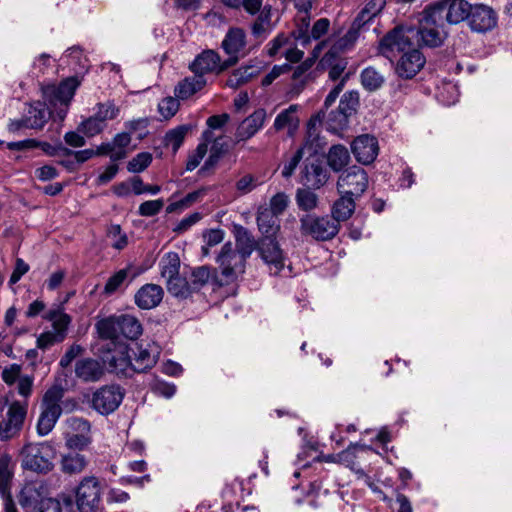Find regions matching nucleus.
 <instances>
[{"mask_svg": "<svg viewBox=\"0 0 512 512\" xmlns=\"http://www.w3.org/2000/svg\"><path fill=\"white\" fill-rule=\"evenodd\" d=\"M200 196L199 191H194L191 193H188L184 198H182L179 201H175L171 204H169L166 208L167 213H174L178 210H183L187 207H189L191 204L196 202Z\"/></svg>", "mask_w": 512, "mask_h": 512, "instance_id": "0e129e2a", "label": "nucleus"}, {"mask_svg": "<svg viewBox=\"0 0 512 512\" xmlns=\"http://www.w3.org/2000/svg\"><path fill=\"white\" fill-rule=\"evenodd\" d=\"M229 121V115L224 113L221 115H213L207 119L208 130L203 132L205 142H211L213 139L212 130L222 128Z\"/></svg>", "mask_w": 512, "mask_h": 512, "instance_id": "6e6d98bb", "label": "nucleus"}, {"mask_svg": "<svg viewBox=\"0 0 512 512\" xmlns=\"http://www.w3.org/2000/svg\"><path fill=\"white\" fill-rule=\"evenodd\" d=\"M323 67H328V78L331 81H341L348 62L345 58H340L332 50L328 51L320 61Z\"/></svg>", "mask_w": 512, "mask_h": 512, "instance_id": "7c9ffc66", "label": "nucleus"}, {"mask_svg": "<svg viewBox=\"0 0 512 512\" xmlns=\"http://www.w3.org/2000/svg\"><path fill=\"white\" fill-rule=\"evenodd\" d=\"M301 232L316 240L332 239L339 231L338 222L329 216L306 215L301 218Z\"/></svg>", "mask_w": 512, "mask_h": 512, "instance_id": "1a4fd4ad", "label": "nucleus"}, {"mask_svg": "<svg viewBox=\"0 0 512 512\" xmlns=\"http://www.w3.org/2000/svg\"><path fill=\"white\" fill-rule=\"evenodd\" d=\"M47 152L52 155V156H55V155H63V156H74L75 160L77 163L79 164H82L90 159H92L93 157H95V153H94V149H84V150H79V151H73L63 145H59L55 148L52 149V151H48Z\"/></svg>", "mask_w": 512, "mask_h": 512, "instance_id": "09e8293b", "label": "nucleus"}, {"mask_svg": "<svg viewBox=\"0 0 512 512\" xmlns=\"http://www.w3.org/2000/svg\"><path fill=\"white\" fill-rule=\"evenodd\" d=\"M18 502L24 512H72L70 504H62L56 499L42 497L39 488L33 484L22 488Z\"/></svg>", "mask_w": 512, "mask_h": 512, "instance_id": "20e7f679", "label": "nucleus"}, {"mask_svg": "<svg viewBox=\"0 0 512 512\" xmlns=\"http://www.w3.org/2000/svg\"><path fill=\"white\" fill-rule=\"evenodd\" d=\"M351 149L356 160L364 165L374 162L379 152L377 139L368 134L356 137L351 144Z\"/></svg>", "mask_w": 512, "mask_h": 512, "instance_id": "6ab92c4d", "label": "nucleus"}, {"mask_svg": "<svg viewBox=\"0 0 512 512\" xmlns=\"http://www.w3.org/2000/svg\"><path fill=\"white\" fill-rule=\"evenodd\" d=\"M233 60H222L219 53L213 49L203 50L189 64L193 74L205 77L206 74H220L233 66Z\"/></svg>", "mask_w": 512, "mask_h": 512, "instance_id": "9d476101", "label": "nucleus"}, {"mask_svg": "<svg viewBox=\"0 0 512 512\" xmlns=\"http://www.w3.org/2000/svg\"><path fill=\"white\" fill-rule=\"evenodd\" d=\"M384 81L383 75L373 67H367L361 72V83L368 91L378 90Z\"/></svg>", "mask_w": 512, "mask_h": 512, "instance_id": "de8ad7c7", "label": "nucleus"}, {"mask_svg": "<svg viewBox=\"0 0 512 512\" xmlns=\"http://www.w3.org/2000/svg\"><path fill=\"white\" fill-rule=\"evenodd\" d=\"M383 0H372L358 15L357 21L366 23L369 22L382 8Z\"/></svg>", "mask_w": 512, "mask_h": 512, "instance_id": "338daca9", "label": "nucleus"}, {"mask_svg": "<svg viewBox=\"0 0 512 512\" xmlns=\"http://www.w3.org/2000/svg\"><path fill=\"white\" fill-rule=\"evenodd\" d=\"M189 130L190 127L186 125H181L169 130L164 136L165 146L171 147L172 151L176 153L182 145Z\"/></svg>", "mask_w": 512, "mask_h": 512, "instance_id": "a18cd8bd", "label": "nucleus"}, {"mask_svg": "<svg viewBox=\"0 0 512 512\" xmlns=\"http://www.w3.org/2000/svg\"><path fill=\"white\" fill-rule=\"evenodd\" d=\"M472 5L466 0H443L429 8L430 18L435 22L440 21L444 25L458 24L467 19Z\"/></svg>", "mask_w": 512, "mask_h": 512, "instance_id": "6e6552de", "label": "nucleus"}, {"mask_svg": "<svg viewBox=\"0 0 512 512\" xmlns=\"http://www.w3.org/2000/svg\"><path fill=\"white\" fill-rule=\"evenodd\" d=\"M298 109L299 106L297 104H292L287 109L281 111L274 120V129L281 131L287 128L289 134L292 135L299 126Z\"/></svg>", "mask_w": 512, "mask_h": 512, "instance_id": "473e14b6", "label": "nucleus"}, {"mask_svg": "<svg viewBox=\"0 0 512 512\" xmlns=\"http://www.w3.org/2000/svg\"><path fill=\"white\" fill-rule=\"evenodd\" d=\"M124 391L118 385H105L97 389L91 398V406L102 415L113 413L121 404Z\"/></svg>", "mask_w": 512, "mask_h": 512, "instance_id": "f8f14e48", "label": "nucleus"}, {"mask_svg": "<svg viewBox=\"0 0 512 512\" xmlns=\"http://www.w3.org/2000/svg\"><path fill=\"white\" fill-rule=\"evenodd\" d=\"M179 99L173 97L164 98L158 104V111L165 119H169L176 114L179 109Z\"/></svg>", "mask_w": 512, "mask_h": 512, "instance_id": "e2e57ef3", "label": "nucleus"}, {"mask_svg": "<svg viewBox=\"0 0 512 512\" xmlns=\"http://www.w3.org/2000/svg\"><path fill=\"white\" fill-rule=\"evenodd\" d=\"M245 46L246 33L239 27H231L221 42V48L228 55L226 60H233V65L238 62L239 53L244 50Z\"/></svg>", "mask_w": 512, "mask_h": 512, "instance_id": "412c9836", "label": "nucleus"}, {"mask_svg": "<svg viewBox=\"0 0 512 512\" xmlns=\"http://www.w3.org/2000/svg\"><path fill=\"white\" fill-rule=\"evenodd\" d=\"M163 199L148 200L140 204L138 213L140 216L152 217L157 215L163 208Z\"/></svg>", "mask_w": 512, "mask_h": 512, "instance_id": "680f3d73", "label": "nucleus"}, {"mask_svg": "<svg viewBox=\"0 0 512 512\" xmlns=\"http://www.w3.org/2000/svg\"><path fill=\"white\" fill-rule=\"evenodd\" d=\"M161 276L166 283L179 276L180 260L176 253H168L161 261Z\"/></svg>", "mask_w": 512, "mask_h": 512, "instance_id": "c03bdc74", "label": "nucleus"}, {"mask_svg": "<svg viewBox=\"0 0 512 512\" xmlns=\"http://www.w3.org/2000/svg\"><path fill=\"white\" fill-rule=\"evenodd\" d=\"M118 114L119 108L113 102L107 101L96 105V111L93 116L103 122V124H106L107 120L115 119Z\"/></svg>", "mask_w": 512, "mask_h": 512, "instance_id": "603ef678", "label": "nucleus"}, {"mask_svg": "<svg viewBox=\"0 0 512 512\" xmlns=\"http://www.w3.org/2000/svg\"><path fill=\"white\" fill-rule=\"evenodd\" d=\"M328 179V171L321 161L314 159L305 163L301 176L303 185L308 188L319 189L326 184Z\"/></svg>", "mask_w": 512, "mask_h": 512, "instance_id": "4be33fe9", "label": "nucleus"}, {"mask_svg": "<svg viewBox=\"0 0 512 512\" xmlns=\"http://www.w3.org/2000/svg\"><path fill=\"white\" fill-rule=\"evenodd\" d=\"M246 261V257L234 251L231 242L225 243L216 258L220 271L219 285H229L236 282L245 273Z\"/></svg>", "mask_w": 512, "mask_h": 512, "instance_id": "7ed1b4c3", "label": "nucleus"}, {"mask_svg": "<svg viewBox=\"0 0 512 512\" xmlns=\"http://www.w3.org/2000/svg\"><path fill=\"white\" fill-rule=\"evenodd\" d=\"M130 350L133 374L144 373L153 368L161 353L160 346L155 342L137 344Z\"/></svg>", "mask_w": 512, "mask_h": 512, "instance_id": "ddd939ff", "label": "nucleus"}, {"mask_svg": "<svg viewBox=\"0 0 512 512\" xmlns=\"http://www.w3.org/2000/svg\"><path fill=\"white\" fill-rule=\"evenodd\" d=\"M131 142V136L129 133L122 132L115 135L111 141L113 148L112 161H119L126 158L128 151L127 148Z\"/></svg>", "mask_w": 512, "mask_h": 512, "instance_id": "8fccbe9b", "label": "nucleus"}, {"mask_svg": "<svg viewBox=\"0 0 512 512\" xmlns=\"http://www.w3.org/2000/svg\"><path fill=\"white\" fill-rule=\"evenodd\" d=\"M416 34L417 31L414 28L395 27L381 39L380 54L393 61L398 54H404L413 48L412 40Z\"/></svg>", "mask_w": 512, "mask_h": 512, "instance_id": "39448f33", "label": "nucleus"}, {"mask_svg": "<svg viewBox=\"0 0 512 512\" xmlns=\"http://www.w3.org/2000/svg\"><path fill=\"white\" fill-rule=\"evenodd\" d=\"M341 197L335 201L332 207V217L339 223L351 217L355 210V199L347 194H340Z\"/></svg>", "mask_w": 512, "mask_h": 512, "instance_id": "e433bc0d", "label": "nucleus"}, {"mask_svg": "<svg viewBox=\"0 0 512 512\" xmlns=\"http://www.w3.org/2000/svg\"><path fill=\"white\" fill-rule=\"evenodd\" d=\"M368 187V176L365 170L359 166H351L338 178L337 191L339 194H347L359 198Z\"/></svg>", "mask_w": 512, "mask_h": 512, "instance_id": "9b49d317", "label": "nucleus"}, {"mask_svg": "<svg viewBox=\"0 0 512 512\" xmlns=\"http://www.w3.org/2000/svg\"><path fill=\"white\" fill-rule=\"evenodd\" d=\"M152 162V155L148 152H141L133 157L127 165L131 173H140L144 171Z\"/></svg>", "mask_w": 512, "mask_h": 512, "instance_id": "13d9d810", "label": "nucleus"}, {"mask_svg": "<svg viewBox=\"0 0 512 512\" xmlns=\"http://www.w3.org/2000/svg\"><path fill=\"white\" fill-rule=\"evenodd\" d=\"M289 44L290 38L284 33H280L266 45L267 55L275 58L283 49H286Z\"/></svg>", "mask_w": 512, "mask_h": 512, "instance_id": "4d7b16f0", "label": "nucleus"}, {"mask_svg": "<svg viewBox=\"0 0 512 512\" xmlns=\"http://www.w3.org/2000/svg\"><path fill=\"white\" fill-rule=\"evenodd\" d=\"M63 396L64 389L60 385H53L44 393L37 422V433L40 436H45L53 430L62 414L60 402Z\"/></svg>", "mask_w": 512, "mask_h": 512, "instance_id": "f03ea898", "label": "nucleus"}, {"mask_svg": "<svg viewBox=\"0 0 512 512\" xmlns=\"http://www.w3.org/2000/svg\"><path fill=\"white\" fill-rule=\"evenodd\" d=\"M75 374L85 382H94L102 377L104 369L98 360L85 358L76 362Z\"/></svg>", "mask_w": 512, "mask_h": 512, "instance_id": "bb28decb", "label": "nucleus"}, {"mask_svg": "<svg viewBox=\"0 0 512 512\" xmlns=\"http://www.w3.org/2000/svg\"><path fill=\"white\" fill-rule=\"evenodd\" d=\"M163 299V289L156 284H146L135 294V303L141 309L157 307Z\"/></svg>", "mask_w": 512, "mask_h": 512, "instance_id": "a878e982", "label": "nucleus"}, {"mask_svg": "<svg viewBox=\"0 0 512 512\" xmlns=\"http://www.w3.org/2000/svg\"><path fill=\"white\" fill-rule=\"evenodd\" d=\"M91 443L90 435L67 433L65 444L71 450H82Z\"/></svg>", "mask_w": 512, "mask_h": 512, "instance_id": "052dcab7", "label": "nucleus"}, {"mask_svg": "<svg viewBox=\"0 0 512 512\" xmlns=\"http://www.w3.org/2000/svg\"><path fill=\"white\" fill-rule=\"evenodd\" d=\"M105 127L106 124H103V122H101L94 116H90L80 123V125L78 126V130L87 137H93L101 133L105 129Z\"/></svg>", "mask_w": 512, "mask_h": 512, "instance_id": "864d4df0", "label": "nucleus"}, {"mask_svg": "<svg viewBox=\"0 0 512 512\" xmlns=\"http://www.w3.org/2000/svg\"><path fill=\"white\" fill-rule=\"evenodd\" d=\"M128 276L127 269H121L113 274L106 282L104 292L106 294L114 293L125 281Z\"/></svg>", "mask_w": 512, "mask_h": 512, "instance_id": "69168bd1", "label": "nucleus"}, {"mask_svg": "<svg viewBox=\"0 0 512 512\" xmlns=\"http://www.w3.org/2000/svg\"><path fill=\"white\" fill-rule=\"evenodd\" d=\"M359 104V94L356 91H349L343 94L340 99L338 109L342 111L340 118L343 122H348V118L356 111Z\"/></svg>", "mask_w": 512, "mask_h": 512, "instance_id": "79ce46f5", "label": "nucleus"}, {"mask_svg": "<svg viewBox=\"0 0 512 512\" xmlns=\"http://www.w3.org/2000/svg\"><path fill=\"white\" fill-rule=\"evenodd\" d=\"M62 60L67 62L77 73L85 71L88 68V60L79 46H73L67 49L62 56Z\"/></svg>", "mask_w": 512, "mask_h": 512, "instance_id": "ea45409f", "label": "nucleus"}, {"mask_svg": "<svg viewBox=\"0 0 512 512\" xmlns=\"http://www.w3.org/2000/svg\"><path fill=\"white\" fill-rule=\"evenodd\" d=\"M44 318L52 322L53 332L57 333L62 339H65L71 318L61 307L49 310Z\"/></svg>", "mask_w": 512, "mask_h": 512, "instance_id": "4c0bfd02", "label": "nucleus"}, {"mask_svg": "<svg viewBox=\"0 0 512 512\" xmlns=\"http://www.w3.org/2000/svg\"><path fill=\"white\" fill-rule=\"evenodd\" d=\"M111 372L117 375L132 376L131 354L126 345L119 343L106 357Z\"/></svg>", "mask_w": 512, "mask_h": 512, "instance_id": "aec40b11", "label": "nucleus"}, {"mask_svg": "<svg viewBox=\"0 0 512 512\" xmlns=\"http://www.w3.org/2000/svg\"><path fill=\"white\" fill-rule=\"evenodd\" d=\"M88 464L85 455L70 451L61 456L60 469L64 474L75 475L83 472Z\"/></svg>", "mask_w": 512, "mask_h": 512, "instance_id": "2f4dec72", "label": "nucleus"}, {"mask_svg": "<svg viewBox=\"0 0 512 512\" xmlns=\"http://www.w3.org/2000/svg\"><path fill=\"white\" fill-rule=\"evenodd\" d=\"M206 84L205 77L201 75L194 74L193 76L186 77L175 86V97L180 100H187L202 90Z\"/></svg>", "mask_w": 512, "mask_h": 512, "instance_id": "cd10ccee", "label": "nucleus"}, {"mask_svg": "<svg viewBox=\"0 0 512 512\" xmlns=\"http://www.w3.org/2000/svg\"><path fill=\"white\" fill-rule=\"evenodd\" d=\"M119 324L121 336L127 339H137L142 334V325L134 316L120 315Z\"/></svg>", "mask_w": 512, "mask_h": 512, "instance_id": "a19ab883", "label": "nucleus"}, {"mask_svg": "<svg viewBox=\"0 0 512 512\" xmlns=\"http://www.w3.org/2000/svg\"><path fill=\"white\" fill-rule=\"evenodd\" d=\"M51 113L46 107V104L42 102H34L29 105L27 112L24 117L26 119V128L29 129H41L44 127Z\"/></svg>", "mask_w": 512, "mask_h": 512, "instance_id": "c85d7f7f", "label": "nucleus"}, {"mask_svg": "<svg viewBox=\"0 0 512 512\" xmlns=\"http://www.w3.org/2000/svg\"><path fill=\"white\" fill-rule=\"evenodd\" d=\"M79 83L76 78L70 77L58 86L47 87L45 95L53 106L60 105L59 117L63 119L67 113L68 105L72 100Z\"/></svg>", "mask_w": 512, "mask_h": 512, "instance_id": "dca6fc26", "label": "nucleus"}, {"mask_svg": "<svg viewBox=\"0 0 512 512\" xmlns=\"http://www.w3.org/2000/svg\"><path fill=\"white\" fill-rule=\"evenodd\" d=\"M324 114L318 113L313 116L307 124V137L302 147L297 149L294 155L283 165L282 175L285 178H289L295 171L299 162L303 158L305 152L309 154H315L320 148V139L316 132V126L320 125Z\"/></svg>", "mask_w": 512, "mask_h": 512, "instance_id": "423d86ee", "label": "nucleus"}, {"mask_svg": "<svg viewBox=\"0 0 512 512\" xmlns=\"http://www.w3.org/2000/svg\"><path fill=\"white\" fill-rule=\"evenodd\" d=\"M257 225L263 237L273 238L279 229L277 215L273 214L268 208L258 210Z\"/></svg>", "mask_w": 512, "mask_h": 512, "instance_id": "f704fd0d", "label": "nucleus"}, {"mask_svg": "<svg viewBox=\"0 0 512 512\" xmlns=\"http://www.w3.org/2000/svg\"><path fill=\"white\" fill-rule=\"evenodd\" d=\"M350 162L348 149L341 145H333L327 153V164L335 172L341 171Z\"/></svg>", "mask_w": 512, "mask_h": 512, "instance_id": "c9c22d12", "label": "nucleus"}, {"mask_svg": "<svg viewBox=\"0 0 512 512\" xmlns=\"http://www.w3.org/2000/svg\"><path fill=\"white\" fill-rule=\"evenodd\" d=\"M234 237L236 248L234 251L241 254L247 259L250 257L252 252L257 249L258 244L256 243L252 234L243 227L242 225H234Z\"/></svg>", "mask_w": 512, "mask_h": 512, "instance_id": "c756f323", "label": "nucleus"}, {"mask_svg": "<svg viewBox=\"0 0 512 512\" xmlns=\"http://www.w3.org/2000/svg\"><path fill=\"white\" fill-rule=\"evenodd\" d=\"M97 330L101 338L118 341L121 336L119 316L100 320L97 323Z\"/></svg>", "mask_w": 512, "mask_h": 512, "instance_id": "58836bf2", "label": "nucleus"}, {"mask_svg": "<svg viewBox=\"0 0 512 512\" xmlns=\"http://www.w3.org/2000/svg\"><path fill=\"white\" fill-rule=\"evenodd\" d=\"M166 284L168 292L178 298L186 299L194 292L192 285L180 275Z\"/></svg>", "mask_w": 512, "mask_h": 512, "instance_id": "37998d69", "label": "nucleus"}, {"mask_svg": "<svg viewBox=\"0 0 512 512\" xmlns=\"http://www.w3.org/2000/svg\"><path fill=\"white\" fill-rule=\"evenodd\" d=\"M467 21L472 31L486 33L496 27L497 14L488 5L475 4L471 7Z\"/></svg>", "mask_w": 512, "mask_h": 512, "instance_id": "a211bd4d", "label": "nucleus"}, {"mask_svg": "<svg viewBox=\"0 0 512 512\" xmlns=\"http://www.w3.org/2000/svg\"><path fill=\"white\" fill-rule=\"evenodd\" d=\"M261 259L268 266L270 274L278 275L285 267V256L275 237H262L257 246Z\"/></svg>", "mask_w": 512, "mask_h": 512, "instance_id": "4468645a", "label": "nucleus"}, {"mask_svg": "<svg viewBox=\"0 0 512 512\" xmlns=\"http://www.w3.org/2000/svg\"><path fill=\"white\" fill-rule=\"evenodd\" d=\"M56 450L49 442L28 443L20 452L21 467L37 474H47L54 468Z\"/></svg>", "mask_w": 512, "mask_h": 512, "instance_id": "f257e3e1", "label": "nucleus"}, {"mask_svg": "<svg viewBox=\"0 0 512 512\" xmlns=\"http://www.w3.org/2000/svg\"><path fill=\"white\" fill-rule=\"evenodd\" d=\"M265 119L266 112L264 109L255 110L238 125L235 132V143L238 144L252 138L262 129Z\"/></svg>", "mask_w": 512, "mask_h": 512, "instance_id": "5701e85b", "label": "nucleus"}, {"mask_svg": "<svg viewBox=\"0 0 512 512\" xmlns=\"http://www.w3.org/2000/svg\"><path fill=\"white\" fill-rule=\"evenodd\" d=\"M431 12L425 9L423 18L420 23V28L417 31L416 37L418 41L428 47H438L443 43L446 36L445 25L442 22H435L430 18Z\"/></svg>", "mask_w": 512, "mask_h": 512, "instance_id": "2eb2a0df", "label": "nucleus"}, {"mask_svg": "<svg viewBox=\"0 0 512 512\" xmlns=\"http://www.w3.org/2000/svg\"><path fill=\"white\" fill-rule=\"evenodd\" d=\"M296 201L300 209L310 211L317 207L318 197L309 189H298Z\"/></svg>", "mask_w": 512, "mask_h": 512, "instance_id": "3c124183", "label": "nucleus"}, {"mask_svg": "<svg viewBox=\"0 0 512 512\" xmlns=\"http://www.w3.org/2000/svg\"><path fill=\"white\" fill-rule=\"evenodd\" d=\"M330 27V21L327 18L317 20L310 30V16H302L296 29L292 32L294 39L302 46L310 44L311 40H319L324 36Z\"/></svg>", "mask_w": 512, "mask_h": 512, "instance_id": "f3484780", "label": "nucleus"}, {"mask_svg": "<svg viewBox=\"0 0 512 512\" xmlns=\"http://www.w3.org/2000/svg\"><path fill=\"white\" fill-rule=\"evenodd\" d=\"M260 70L256 65H245L235 69L227 78L226 86L236 89L258 76Z\"/></svg>", "mask_w": 512, "mask_h": 512, "instance_id": "72a5a7b5", "label": "nucleus"}, {"mask_svg": "<svg viewBox=\"0 0 512 512\" xmlns=\"http://www.w3.org/2000/svg\"><path fill=\"white\" fill-rule=\"evenodd\" d=\"M102 486L95 476H86L78 484L75 492L79 512H97L101 504Z\"/></svg>", "mask_w": 512, "mask_h": 512, "instance_id": "0eeeda50", "label": "nucleus"}, {"mask_svg": "<svg viewBox=\"0 0 512 512\" xmlns=\"http://www.w3.org/2000/svg\"><path fill=\"white\" fill-rule=\"evenodd\" d=\"M11 456L3 454L0 457V494L4 496V499L9 494L7 493L10 482L13 477V471L10 468Z\"/></svg>", "mask_w": 512, "mask_h": 512, "instance_id": "49530a36", "label": "nucleus"}, {"mask_svg": "<svg viewBox=\"0 0 512 512\" xmlns=\"http://www.w3.org/2000/svg\"><path fill=\"white\" fill-rule=\"evenodd\" d=\"M424 64V56L413 47L401 56L396 65V73L402 78L410 79L421 70Z\"/></svg>", "mask_w": 512, "mask_h": 512, "instance_id": "b1692460", "label": "nucleus"}, {"mask_svg": "<svg viewBox=\"0 0 512 512\" xmlns=\"http://www.w3.org/2000/svg\"><path fill=\"white\" fill-rule=\"evenodd\" d=\"M325 46V42L322 41L318 43L312 51L311 57L303 61L300 65H298L293 72V79H298L304 73H306L318 59L323 47Z\"/></svg>", "mask_w": 512, "mask_h": 512, "instance_id": "5fc2aeb1", "label": "nucleus"}, {"mask_svg": "<svg viewBox=\"0 0 512 512\" xmlns=\"http://www.w3.org/2000/svg\"><path fill=\"white\" fill-rule=\"evenodd\" d=\"M27 414V404L14 401L10 404L5 422L6 438H12L21 430Z\"/></svg>", "mask_w": 512, "mask_h": 512, "instance_id": "393cba45", "label": "nucleus"}, {"mask_svg": "<svg viewBox=\"0 0 512 512\" xmlns=\"http://www.w3.org/2000/svg\"><path fill=\"white\" fill-rule=\"evenodd\" d=\"M210 279V270L208 267L202 266L192 272V287L194 291L203 287Z\"/></svg>", "mask_w": 512, "mask_h": 512, "instance_id": "774afa93", "label": "nucleus"}, {"mask_svg": "<svg viewBox=\"0 0 512 512\" xmlns=\"http://www.w3.org/2000/svg\"><path fill=\"white\" fill-rule=\"evenodd\" d=\"M207 150H208L207 142L204 141L202 143H199L197 145L196 149L188 156L187 163H186V170L193 171L194 169H196L199 166V164L201 163V161L203 160V158L205 157Z\"/></svg>", "mask_w": 512, "mask_h": 512, "instance_id": "bf43d9fd", "label": "nucleus"}]
</instances>
